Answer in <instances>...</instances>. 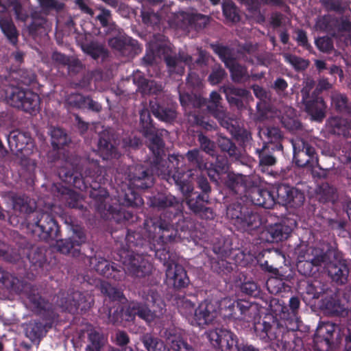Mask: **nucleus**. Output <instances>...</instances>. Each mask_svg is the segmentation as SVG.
I'll use <instances>...</instances> for the list:
<instances>
[{
    "mask_svg": "<svg viewBox=\"0 0 351 351\" xmlns=\"http://www.w3.org/2000/svg\"><path fill=\"white\" fill-rule=\"evenodd\" d=\"M155 162L156 164L152 168L154 173L162 176L171 184L174 182L179 186L186 200V197L193 196V187L185 182L184 171L180 169L182 161H180L179 156L171 155L169 157L168 161L162 160L160 158L156 160Z\"/></svg>",
    "mask_w": 351,
    "mask_h": 351,
    "instance_id": "obj_4",
    "label": "nucleus"
},
{
    "mask_svg": "<svg viewBox=\"0 0 351 351\" xmlns=\"http://www.w3.org/2000/svg\"><path fill=\"white\" fill-rule=\"evenodd\" d=\"M0 283L5 288L14 292H24L29 300L32 310L40 312L41 310L48 308V304L43 299L36 291L27 284H23L19 279L0 268Z\"/></svg>",
    "mask_w": 351,
    "mask_h": 351,
    "instance_id": "obj_6",
    "label": "nucleus"
},
{
    "mask_svg": "<svg viewBox=\"0 0 351 351\" xmlns=\"http://www.w3.org/2000/svg\"><path fill=\"white\" fill-rule=\"evenodd\" d=\"M286 62L289 63L296 70H304L308 66V61L290 53L283 54Z\"/></svg>",
    "mask_w": 351,
    "mask_h": 351,
    "instance_id": "obj_58",
    "label": "nucleus"
},
{
    "mask_svg": "<svg viewBox=\"0 0 351 351\" xmlns=\"http://www.w3.org/2000/svg\"><path fill=\"white\" fill-rule=\"evenodd\" d=\"M326 252L330 254L327 263L324 265L327 269L328 276L338 285L346 284L350 273L347 261L332 251Z\"/></svg>",
    "mask_w": 351,
    "mask_h": 351,
    "instance_id": "obj_13",
    "label": "nucleus"
},
{
    "mask_svg": "<svg viewBox=\"0 0 351 351\" xmlns=\"http://www.w3.org/2000/svg\"><path fill=\"white\" fill-rule=\"evenodd\" d=\"M197 140L202 150L212 156H215V145L213 141L203 134H198Z\"/></svg>",
    "mask_w": 351,
    "mask_h": 351,
    "instance_id": "obj_64",
    "label": "nucleus"
},
{
    "mask_svg": "<svg viewBox=\"0 0 351 351\" xmlns=\"http://www.w3.org/2000/svg\"><path fill=\"white\" fill-rule=\"evenodd\" d=\"M250 196L253 204L267 209L271 208L276 204L274 189L269 191L266 189H254Z\"/></svg>",
    "mask_w": 351,
    "mask_h": 351,
    "instance_id": "obj_26",
    "label": "nucleus"
},
{
    "mask_svg": "<svg viewBox=\"0 0 351 351\" xmlns=\"http://www.w3.org/2000/svg\"><path fill=\"white\" fill-rule=\"evenodd\" d=\"M122 258L123 269L126 274L142 278L152 273V264L141 255L126 252L124 256L122 255Z\"/></svg>",
    "mask_w": 351,
    "mask_h": 351,
    "instance_id": "obj_11",
    "label": "nucleus"
},
{
    "mask_svg": "<svg viewBox=\"0 0 351 351\" xmlns=\"http://www.w3.org/2000/svg\"><path fill=\"white\" fill-rule=\"evenodd\" d=\"M254 330L260 339L269 342L276 351H299L302 340L294 333L280 325L271 315L265 316L254 324Z\"/></svg>",
    "mask_w": 351,
    "mask_h": 351,
    "instance_id": "obj_1",
    "label": "nucleus"
},
{
    "mask_svg": "<svg viewBox=\"0 0 351 351\" xmlns=\"http://www.w3.org/2000/svg\"><path fill=\"white\" fill-rule=\"evenodd\" d=\"M110 46L123 55H129L134 50L135 41L130 38L114 37L109 40Z\"/></svg>",
    "mask_w": 351,
    "mask_h": 351,
    "instance_id": "obj_34",
    "label": "nucleus"
},
{
    "mask_svg": "<svg viewBox=\"0 0 351 351\" xmlns=\"http://www.w3.org/2000/svg\"><path fill=\"white\" fill-rule=\"evenodd\" d=\"M88 340L90 343L86 348V351H100L106 341L104 335L95 329L88 332Z\"/></svg>",
    "mask_w": 351,
    "mask_h": 351,
    "instance_id": "obj_40",
    "label": "nucleus"
},
{
    "mask_svg": "<svg viewBox=\"0 0 351 351\" xmlns=\"http://www.w3.org/2000/svg\"><path fill=\"white\" fill-rule=\"evenodd\" d=\"M186 158L195 168L201 169L204 166V160L199 149H194L186 154Z\"/></svg>",
    "mask_w": 351,
    "mask_h": 351,
    "instance_id": "obj_62",
    "label": "nucleus"
},
{
    "mask_svg": "<svg viewBox=\"0 0 351 351\" xmlns=\"http://www.w3.org/2000/svg\"><path fill=\"white\" fill-rule=\"evenodd\" d=\"M291 143L294 160L298 167L314 169L319 165L315 149L303 138L297 136L291 140Z\"/></svg>",
    "mask_w": 351,
    "mask_h": 351,
    "instance_id": "obj_9",
    "label": "nucleus"
},
{
    "mask_svg": "<svg viewBox=\"0 0 351 351\" xmlns=\"http://www.w3.org/2000/svg\"><path fill=\"white\" fill-rule=\"evenodd\" d=\"M247 208L242 207L240 204L233 205L228 208L227 215L235 220V224L239 226L241 220L243 219V214Z\"/></svg>",
    "mask_w": 351,
    "mask_h": 351,
    "instance_id": "obj_56",
    "label": "nucleus"
},
{
    "mask_svg": "<svg viewBox=\"0 0 351 351\" xmlns=\"http://www.w3.org/2000/svg\"><path fill=\"white\" fill-rule=\"evenodd\" d=\"M141 339L148 351H169L163 341L154 338L151 334L143 335Z\"/></svg>",
    "mask_w": 351,
    "mask_h": 351,
    "instance_id": "obj_42",
    "label": "nucleus"
},
{
    "mask_svg": "<svg viewBox=\"0 0 351 351\" xmlns=\"http://www.w3.org/2000/svg\"><path fill=\"white\" fill-rule=\"evenodd\" d=\"M305 107V110L314 120H322L325 115V102L322 97L312 94L311 98L302 101Z\"/></svg>",
    "mask_w": 351,
    "mask_h": 351,
    "instance_id": "obj_25",
    "label": "nucleus"
},
{
    "mask_svg": "<svg viewBox=\"0 0 351 351\" xmlns=\"http://www.w3.org/2000/svg\"><path fill=\"white\" fill-rule=\"evenodd\" d=\"M216 51L226 67L229 69L234 82H240L248 77L246 69L238 64L236 60L230 56L229 49L221 47L217 48Z\"/></svg>",
    "mask_w": 351,
    "mask_h": 351,
    "instance_id": "obj_20",
    "label": "nucleus"
},
{
    "mask_svg": "<svg viewBox=\"0 0 351 351\" xmlns=\"http://www.w3.org/2000/svg\"><path fill=\"white\" fill-rule=\"evenodd\" d=\"M156 256L166 267V281L176 288L184 287L188 283L186 273L180 265L175 261V256L166 250H158Z\"/></svg>",
    "mask_w": 351,
    "mask_h": 351,
    "instance_id": "obj_8",
    "label": "nucleus"
},
{
    "mask_svg": "<svg viewBox=\"0 0 351 351\" xmlns=\"http://www.w3.org/2000/svg\"><path fill=\"white\" fill-rule=\"evenodd\" d=\"M207 198L206 195L198 194L195 197H186V202L189 209L196 215L202 218L212 219L213 217L212 210L204 206V202H208Z\"/></svg>",
    "mask_w": 351,
    "mask_h": 351,
    "instance_id": "obj_24",
    "label": "nucleus"
},
{
    "mask_svg": "<svg viewBox=\"0 0 351 351\" xmlns=\"http://www.w3.org/2000/svg\"><path fill=\"white\" fill-rule=\"evenodd\" d=\"M230 180L232 181V183L230 184V187L236 193H242L246 189L250 190L251 192L254 189H258L261 182L260 178L254 175H235L230 176Z\"/></svg>",
    "mask_w": 351,
    "mask_h": 351,
    "instance_id": "obj_23",
    "label": "nucleus"
},
{
    "mask_svg": "<svg viewBox=\"0 0 351 351\" xmlns=\"http://www.w3.org/2000/svg\"><path fill=\"white\" fill-rule=\"evenodd\" d=\"M95 269L99 274L107 278L115 277V275L112 274L114 271V267L106 259L99 258L95 265Z\"/></svg>",
    "mask_w": 351,
    "mask_h": 351,
    "instance_id": "obj_54",
    "label": "nucleus"
},
{
    "mask_svg": "<svg viewBox=\"0 0 351 351\" xmlns=\"http://www.w3.org/2000/svg\"><path fill=\"white\" fill-rule=\"evenodd\" d=\"M192 14L185 12H179L178 13H171L169 16L168 22L171 25L184 28L191 25Z\"/></svg>",
    "mask_w": 351,
    "mask_h": 351,
    "instance_id": "obj_43",
    "label": "nucleus"
},
{
    "mask_svg": "<svg viewBox=\"0 0 351 351\" xmlns=\"http://www.w3.org/2000/svg\"><path fill=\"white\" fill-rule=\"evenodd\" d=\"M56 303L64 310L73 313L79 308L86 310L90 305V302L86 304V296L79 291L73 292L67 298H64V293H61L58 296Z\"/></svg>",
    "mask_w": 351,
    "mask_h": 351,
    "instance_id": "obj_21",
    "label": "nucleus"
},
{
    "mask_svg": "<svg viewBox=\"0 0 351 351\" xmlns=\"http://www.w3.org/2000/svg\"><path fill=\"white\" fill-rule=\"evenodd\" d=\"M151 205L158 209H166L165 217L170 220L169 223L165 221L160 224V230H162L161 237L167 241H173L178 236L179 229L184 230V226L180 224L183 221L182 214V204L174 196L168 195H160L154 197L151 201Z\"/></svg>",
    "mask_w": 351,
    "mask_h": 351,
    "instance_id": "obj_3",
    "label": "nucleus"
},
{
    "mask_svg": "<svg viewBox=\"0 0 351 351\" xmlns=\"http://www.w3.org/2000/svg\"><path fill=\"white\" fill-rule=\"evenodd\" d=\"M298 254L297 268L298 271L304 276L313 275L318 267L327 263L330 254L320 247L301 245L297 249Z\"/></svg>",
    "mask_w": 351,
    "mask_h": 351,
    "instance_id": "obj_5",
    "label": "nucleus"
},
{
    "mask_svg": "<svg viewBox=\"0 0 351 351\" xmlns=\"http://www.w3.org/2000/svg\"><path fill=\"white\" fill-rule=\"evenodd\" d=\"M28 138L23 133L13 131L10 132L8 137V142L10 149L12 151L20 152L22 151L25 145L28 143Z\"/></svg>",
    "mask_w": 351,
    "mask_h": 351,
    "instance_id": "obj_38",
    "label": "nucleus"
},
{
    "mask_svg": "<svg viewBox=\"0 0 351 351\" xmlns=\"http://www.w3.org/2000/svg\"><path fill=\"white\" fill-rule=\"evenodd\" d=\"M0 28L10 42L15 45L17 42L18 32L11 19L0 16Z\"/></svg>",
    "mask_w": 351,
    "mask_h": 351,
    "instance_id": "obj_37",
    "label": "nucleus"
},
{
    "mask_svg": "<svg viewBox=\"0 0 351 351\" xmlns=\"http://www.w3.org/2000/svg\"><path fill=\"white\" fill-rule=\"evenodd\" d=\"M128 179L130 185L136 189H146L153 182L152 176L141 165L131 166L128 168Z\"/></svg>",
    "mask_w": 351,
    "mask_h": 351,
    "instance_id": "obj_22",
    "label": "nucleus"
},
{
    "mask_svg": "<svg viewBox=\"0 0 351 351\" xmlns=\"http://www.w3.org/2000/svg\"><path fill=\"white\" fill-rule=\"evenodd\" d=\"M6 102L16 108L31 113L38 109L39 96L30 91L24 90L18 86H9L4 90Z\"/></svg>",
    "mask_w": 351,
    "mask_h": 351,
    "instance_id": "obj_7",
    "label": "nucleus"
},
{
    "mask_svg": "<svg viewBox=\"0 0 351 351\" xmlns=\"http://www.w3.org/2000/svg\"><path fill=\"white\" fill-rule=\"evenodd\" d=\"M337 327L331 322L320 324L317 328L314 342L317 351H329L338 336Z\"/></svg>",
    "mask_w": 351,
    "mask_h": 351,
    "instance_id": "obj_16",
    "label": "nucleus"
},
{
    "mask_svg": "<svg viewBox=\"0 0 351 351\" xmlns=\"http://www.w3.org/2000/svg\"><path fill=\"white\" fill-rule=\"evenodd\" d=\"M80 158H75L73 161L67 160L64 166L62 167L58 171L59 176L65 182L71 178L75 173L80 171L79 167Z\"/></svg>",
    "mask_w": 351,
    "mask_h": 351,
    "instance_id": "obj_39",
    "label": "nucleus"
},
{
    "mask_svg": "<svg viewBox=\"0 0 351 351\" xmlns=\"http://www.w3.org/2000/svg\"><path fill=\"white\" fill-rule=\"evenodd\" d=\"M317 193L322 202H335L337 199L336 189L327 182L322 183L318 186Z\"/></svg>",
    "mask_w": 351,
    "mask_h": 351,
    "instance_id": "obj_41",
    "label": "nucleus"
},
{
    "mask_svg": "<svg viewBox=\"0 0 351 351\" xmlns=\"http://www.w3.org/2000/svg\"><path fill=\"white\" fill-rule=\"evenodd\" d=\"M243 217L244 218L241 220L239 227L245 231L256 229L262 224L260 216L248 209L244 213Z\"/></svg>",
    "mask_w": 351,
    "mask_h": 351,
    "instance_id": "obj_36",
    "label": "nucleus"
},
{
    "mask_svg": "<svg viewBox=\"0 0 351 351\" xmlns=\"http://www.w3.org/2000/svg\"><path fill=\"white\" fill-rule=\"evenodd\" d=\"M0 258L5 261L14 263L19 261L21 256L17 250L11 249L5 243L0 241Z\"/></svg>",
    "mask_w": 351,
    "mask_h": 351,
    "instance_id": "obj_48",
    "label": "nucleus"
},
{
    "mask_svg": "<svg viewBox=\"0 0 351 351\" xmlns=\"http://www.w3.org/2000/svg\"><path fill=\"white\" fill-rule=\"evenodd\" d=\"M43 325L39 323H29L25 329L26 336L32 342H38L43 334Z\"/></svg>",
    "mask_w": 351,
    "mask_h": 351,
    "instance_id": "obj_51",
    "label": "nucleus"
},
{
    "mask_svg": "<svg viewBox=\"0 0 351 351\" xmlns=\"http://www.w3.org/2000/svg\"><path fill=\"white\" fill-rule=\"evenodd\" d=\"M343 305L341 304L340 299L337 297H331L324 302L326 309L331 314L340 315L346 311Z\"/></svg>",
    "mask_w": 351,
    "mask_h": 351,
    "instance_id": "obj_50",
    "label": "nucleus"
},
{
    "mask_svg": "<svg viewBox=\"0 0 351 351\" xmlns=\"http://www.w3.org/2000/svg\"><path fill=\"white\" fill-rule=\"evenodd\" d=\"M220 123L221 126L228 129L231 125L232 119L223 107L209 111Z\"/></svg>",
    "mask_w": 351,
    "mask_h": 351,
    "instance_id": "obj_59",
    "label": "nucleus"
},
{
    "mask_svg": "<svg viewBox=\"0 0 351 351\" xmlns=\"http://www.w3.org/2000/svg\"><path fill=\"white\" fill-rule=\"evenodd\" d=\"M85 242L86 237L82 230L74 228L68 239L57 241V247L62 254H71L72 256H75L79 254L77 247Z\"/></svg>",
    "mask_w": 351,
    "mask_h": 351,
    "instance_id": "obj_19",
    "label": "nucleus"
},
{
    "mask_svg": "<svg viewBox=\"0 0 351 351\" xmlns=\"http://www.w3.org/2000/svg\"><path fill=\"white\" fill-rule=\"evenodd\" d=\"M296 225V221L294 219H287L282 223L270 226L262 231L261 239L269 243L279 242L287 239Z\"/></svg>",
    "mask_w": 351,
    "mask_h": 351,
    "instance_id": "obj_18",
    "label": "nucleus"
},
{
    "mask_svg": "<svg viewBox=\"0 0 351 351\" xmlns=\"http://www.w3.org/2000/svg\"><path fill=\"white\" fill-rule=\"evenodd\" d=\"M13 209L20 213H31L34 210V204H31L27 197H15L13 199Z\"/></svg>",
    "mask_w": 351,
    "mask_h": 351,
    "instance_id": "obj_53",
    "label": "nucleus"
},
{
    "mask_svg": "<svg viewBox=\"0 0 351 351\" xmlns=\"http://www.w3.org/2000/svg\"><path fill=\"white\" fill-rule=\"evenodd\" d=\"M331 106L337 111L345 114L351 113V103L347 96L338 91H332L330 93Z\"/></svg>",
    "mask_w": 351,
    "mask_h": 351,
    "instance_id": "obj_32",
    "label": "nucleus"
},
{
    "mask_svg": "<svg viewBox=\"0 0 351 351\" xmlns=\"http://www.w3.org/2000/svg\"><path fill=\"white\" fill-rule=\"evenodd\" d=\"M130 308L131 309V313L134 315H136L147 322L153 321L156 317H160L163 313V312H160L156 308H154L152 311L147 307L137 303L131 304Z\"/></svg>",
    "mask_w": 351,
    "mask_h": 351,
    "instance_id": "obj_33",
    "label": "nucleus"
},
{
    "mask_svg": "<svg viewBox=\"0 0 351 351\" xmlns=\"http://www.w3.org/2000/svg\"><path fill=\"white\" fill-rule=\"evenodd\" d=\"M258 135L265 143H276V149H282L280 141L282 138L280 130L277 128L262 127L259 128Z\"/></svg>",
    "mask_w": 351,
    "mask_h": 351,
    "instance_id": "obj_28",
    "label": "nucleus"
},
{
    "mask_svg": "<svg viewBox=\"0 0 351 351\" xmlns=\"http://www.w3.org/2000/svg\"><path fill=\"white\" fill-rule=\"evenodd\" d=\"M142 20L147 28H150L154 31L160 29L161 18L160 16L149 10H144L141 12Z\"/></svg>",
    "mask_w": 351,
    "mask_h": 351,
    "instance_id": "obj_44",
    "label": "nucleus"
},
{
    "mask_svg": "<svg viewBox=\"0 0 351 351\" xmlns=\"http://www.w3.org/2000/svg\"><path fill=\"white\" fill-rule=\"evenodd\" d=\"M140 128L149 140V147L155 156L156 160H158L160 158L164 143L160 137L155 134V128L152 125L150 113L147 109L143 108L140 111Z\"/></svg>",
    "mask_w": 351,
    "mask_h": 351,
    "instance_id": "obj_10",
    "label": "nucleus"
},
{
    "mask_svg": "<svg viewBox=\"0 0 351 351\" xmlns=\"http://www.w3.org/2000/svg\"><path fill=\"white\" fill-rule=\"evenodd\" d=\"M236 308L240 311L239 315L242 316V317H240V320L250 322L254 317L256 313V306L247 301H237V306Z\"/></svg>",
    "mask_w": 351,
    "mask_h": 351,
    "instance_id": "obj_45",
    "label": "nucleus"
},
{
    "mask_svg": "<svg viewBox=\"0 0 351 351\" xmlns=\"http://www.w3.org/2000/svg\"><path fill=\"white\" fill-rule=\"evenodd\" d=\"M149 51L143 57V62L147 65H152L156 62V58H163L165 60L170 74L182 75L185 66H189L192 57L184 51L178 54H173L170 45L165 40V37L159 34H153L149 42Z\"/></svg>",
    "mask_w": 351,
    "mask_h": 351,
    "instance_id": "obj_2",
    "label": "nucleus"
},
{
    "mask_svg": "<svg viewBox=\"0 0 351 351\" xmlns=\"http://www.w3.org/2000/svg\"><path fill=\"white\" fill-rule=\"evenodd\" d=\"M99 14L96 16V19L100 22L103 27L107 28L106 32L108 30L114 28V24L112 19L110 12L104 8L98 9Z\"/></svg>",
    "mask_w": 351,
    "mask_h": 351,
    "instance_id": "obj_55",
    "label": "nucleus"
},
{
    "mask_svg": "<svg viewBox=\"0 0 351 351\" xmlns=\"http://www.w3.org/2000/svg\"><path fill=\"white\" fill-rule=\"evenodd\" d=\"M152 113L159 119L165 122H171L176 117V112L172 108H164L156 101H150Z\"/></svg>",
    "mask_w": 351,
    "mask_h": 351,
    "instance_id": "obj_35",
    "label": "nucleus"
},
{
    "mask_svg": "<svg viewBox=\"0 0 351 351\" xmlns=\"http://www.w3.org/2000/svg\"><path fill=\"white\" fill-rule=\"evenodd\" d=\"M268 149L269 147L265 145L261 149L257 150L261 166H271L276 162V158L268 153Z\"/></svg>",
    "mask_w": 351,
    "mask_h": 351,
    "instance_id": "obj_61",
    "label": "nucleus"
},
{
    "mask_svg": "<svg viewBox=\"0 0 351 351\" xmlns=\"http://www.w3.org/2000/svg\"><path fill=\"white\" fill-rule=\"evenodd\" d=\"M236 308L240 311L239 315L242 316V317H240V320L250 322L254 317L256 313V306L247 301H237V306Z\"/></svg>",
    "mask_w": 351,
    "mask_h": 351,
    "instance_id": "obj_46",
    "label": "nucleus"
},
{
    "mask_svg": "<svg viewBox=\"0 0 351 351\" xmlns=\"http://www.w3.org/2000/svg\"><path fill=\"white\" fill-rule=\"evenodd\" d=\"M32 232L39 239L48 241L58 237L59 229L56 221L49 213H41L36 216Z\"/></svg>",
    "mask_w": 351,
    "mask_h": 351,
    "instance_id": "obj_12",
    "label": "nucleus"
},
{
    "mask_svg": "<svg viewBox=\"0 0 351 351\" xmlns=\"http://www.w3.org/2000/svg\"><path fill=\"white\" fill-rule=\"evenodd\" d=\"M83 51L94 59L99 57L104 58L106 56V50L104 47L96 42H92L84 45Z\"/></svg>",
    "mask_w": 351,
    "mask_h": 351,
    "instance_id": "obj_49",
    "label": "nucleus"
},
{
    "mask_svg": "<svg viewBox=\"0 0 351 351\" xmlns=\"http://www.w3.org/2000/svg\"><path fill=\"white\" fill-rule=\"evenodd\" d=\"M276 203L290 207H299L304 202V193L287 184H278L273 188Z\"/></svg>",
    "mask_w": 351,
    "mask_h": 351,
    "instance_id": "obj_15",
    "label": "nucleus"
},
{
    "mask_svg": "<svg viewBox=\"0 0 351 351\" xmlns=\"http://www.w3.org/2000/svg\"><path fill=\"white\" fill-rule=\"evenodd\" d=\"M180 100L182 106L184 107H186L190 105L193 107H200L204 103V100L202 98L188 93L180 94Z\"/></svg>",
    "mask_w": 351,
    "mask_h": 351,
    "instance_id": "obj_63",
    "label": "nucleus"
},
{
    "mask_svg": "<svg viewBox=\"0 0 351 351\" xmlns=\"http://www.w3.org/2000/svg\"><path fill=\"white\" fill-rule=\"evenodd\" d=\"M329 131L337 135L345 137L351 136V123L346 119L339 117H332L328 122Z\"/></svg>",
    "mask_w": 351,
    "mask_h": 351,
    "instance_id": "obj_29",
    "label": "nucleus"
},
{
    "mask_svg": "<svg viewBox=\"0 0 351 351\" xmlns=\"http://www.w3.org/2000/svg\"><path fill=\"white\" fill-rule=\"evenodd\" d=\"M103 127L97 123L95 126V132L100 135L101 129ZM98 147L99 152L103 157L104 159H109L110 158H117L118 157L119 153L117 151L116 147H114L107 139L104 137L99 136V139L98 142Z\"/></svg>",
    "mask_w": 351,
    "mask_h": 351,
    "instance_id": "obj_30",
    "label": "nucleus"
},
{
    "mask_svg": "<svg viewBox=\"0 0 351 351\" xmlns=\"http://www.w3.org/2000/svg\"><path fill=\"white\" fill-rule=\"evenodd\" d=\"M145 300L147 305L152 304L153 307L158 310L160 312H163V303L160 298V295L154 290L149 289L147 292Z\"/></svg>",
    "mask_w": 351,
    "mask_h": 351,
    "instance_id": "obj_57",
    "label": "nucleus"
},
{
    "mask_svg": "<svg viewBox=\"0 0 351 351\" xmlns=\"http://www.w3.org/2000/svg\"><path fill=\"white\" fill-rule=\"evenodd\" d=\"M91 196L95 199V206L99 211L107 210L112 214L119 212L117 207L108 204L110 197L106 190L94 191L91 193Z\"/></svg>",
    "mask_w": 351,
    "mask_h": 351,
    "instance_id": "obj_31",
    "label": "nucleus"
},
{
    "mask_svg": "<svg viewBox=\"0 0 351 351\" xmlns=\"http://www.w3.org/2000/svg\"><path fill=\"white\" fill-rule=\"evenodd\" d=\"M101 292L106 293L110 299L113 300H119L122 302L125 299L123 298V293L118 289L108 283L101 285Z\"/></svg>",
    "mask_w": 351,
    "mask_h": 351,
    "instance_id": "obj_60",
    "label": "nucleus"
},
{
    "mask_svg": "<svg viewBox=\"0 0 351 351\" xmlns=\"http://www.w3.org/2000/svg\"><path fill=\"white\" fill-rule=\"evenodd\" d=\"M211 344L221 351H237L238 341L237 337L230 330L224 328H215L206 332Z\"/></svg>",
    "mask_w": 351,
    "mask_h": 351,
    "instance_id": "obj_14",
    "label": "nucleus"
},
{
    "mask_svg": "<svg viewBox=\"0 0 351 351\" xmlns=\"http://www.w3.org/2000/svg\"><path fill=\"white\" fill-rule=\"evenodd\" d=\"M51 143L54 148L60 149L69 142L66 134L61 128H53L51 132Z\"/></svg>",
    "mask_w": 351,
    "mask_h": 351,
    "instance_id": "obj_47",
    "label": "nucleus"
},
{
    "mask_svg": "<svg viewBox=\"0 0 351 351\" xmlns=\"http://www.w3.org/2000/svg\"><path fill=\"white\" fill-rule=\"evenodd\" d=\"M164 336L175 351H195L192 346L184 341L180 332L176 328L167 329Z\"/></svg>",
    "mask_w": 351,
    "mask_h": 351,
    "instance_id": "obj_27",
    "label": "nucleus"
},
{
    "mask_svg": "<svg viewBox=\"0 0 351 351\" xmlns=\"http://www.w3.org/2000/svg\"><path fill=\"white\" fill-rule=\"evenodd\" d=\"M219 304L217 301L205 300L195 309L190 318L193 325L203 326L210 324L218 314Z\"/></svg>",
    "mask_w": 351,
    "mask_h": 351,
    "instance_id": "obj_17",
    "label": "nucleus"
},
{
    "mask_svg": "<svg viewBox=\"0 0 351 351\" xmlns=\"http://www.w3.org/2000/svg\"><path fill=\"white\" fill-rule=\"evenodd\" d=\"M223 12L226 18L230 21L236 23L240 19L237 8L231 1L228 0L223 3Z\"/></svg>",
    "mask_w": 351,
    "mask_h": 351,
    "instance_id": "obj_52",
    "label": "nucleus"
}]
</instances>
